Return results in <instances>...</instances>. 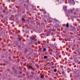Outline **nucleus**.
Masks as SVG:
<instances>
[{
    "mask_svg": "<svg viewBox=\"0 0 80 80\" xmlns=\"http://www.w3.org/2000/svg\"><path fill=\"white\" fill-rule=\"evenodd\" d=\"M73 10H75V8H73V9H70L68 11L66 12V14L67 17H70L72 18L73 17V15L75 13L73 12Z\"/></svg>",
    "mask_w": 80,
    "mask_h": 80,
    "instance_id": "nucleus-1",
    "label": "nucleus"
},
{
    "mask_svg": "<svg viewBox=\"0 0 80 80\" xmlns=\"http://www.w3.org/2000/svg\"><path fill=\"white\" fill-rule=\"evenodd\" d=\"M51 52H53V51L52 50H51Z\"/></svg>",
    "mask_w": 80,
    "mask_h": 80,
    "instance_id": "nucleus-22",
    "label": "nucleus"
},
{
    "mask_svg": "<svg viewBox=\"0 0 80 80\" xmlns=\"http://www.w3.org/2000/svg\"><path fill=\"white\" fill-rule=\"evenodd\" d=\"M24 65L25 66V65H26V64H24Z\"/></svg>",
    "mask_w": 80,
    "mask_h": 80,
    "instance_id": "nucleus-20",
    "label": "nucleus"
},
{
    "mask_svg": "<svg viewBox=\"0 0 80 80\" xmlns=\"http://www.w3.org/2000/svg\"><path fill=\"white\" fill-rule=\"evenodd\" d=\"M47 51V49H46V48H44L43 50V52H46Z\"/></svg>",
    "mask_w": 80,
    "mask_h": 80,
    "instance_id": "nucleus-8",
    "label": "nucleus"
},
{
    "mask_svg": "<svg viewBox=\"0 0 80 80\" xmlns=\"http://www.w3.org/2000/svg\"><path fill=\"white\" fill-rule=\"evenodd\" d=\"M66 27L67 28H68V23H67L66 24Z\"/></svg>",
    "mask_w": 80,
    "mask_h": 80,
    "instance_id": "nucleus-9",
    "label": "nucleus"
},
{
    "mask_svg": "<svg viewBox=\"0 0 80 80\" xmlns=\"http://www.w3.org/2000/svg\"><path fill=\"white\" fill-rule=\"evenodd\" d=\"M29 68H30V69H31L32 70H35V69L34 68H33L32 66H29Z\"/></svg>",
    "mask_w": 80,
    "mask_h": 80,
    "instance_id": "nucleus-4",
    "label": "nucleus"
},
{
    "mask_svg": "<svg viewBox=\"0 0 80 80\" xmlns=\"http://www.w3.org/2000/svg\"><path fill=\"white\" fill-rule=\"evenodd\" d=\"M35 37L32 36L31 38V40H34V39H35Z\"/></svg>",
    "mask_w": 80,
    "mask_h": 80,
    "instance_id": "nucleus-7",
    "label": "nucleus"
},
{
    "mask_svg": "<svg viewBox=\"0 0 80 80\" xmlns=\"http://www.w3.org/2000/svg\"><path fill=\"white\" fill-rule=\"evenodd\" d=\"M3 12H4V13H5V11L3 10Z\"/></svg>",
    "mask_w": 80,
    "mask_h": 80,
    "instance_id": "nucleus-18",
    "label": "nucleus"
},
{
    "mask_svg": "<svg viewBox=\"0 0 80 80\" xmlns=\"http://www.w3.org/2000/svg\"><path fill=\"white\" fill-rule=\"evenodd\" d=\"M57 69H55L54 70V72H57Z\"/></svg>",
    "mask_w": 80,
    "mask_h": 80,
    "instance_id": "nucleus-12",
    "label": "nucleus"
},
{
    "mask_svg": "<svg viewBox=\"0 0 80 80\" xmlns=\"http://www.w3.org/2000/svg\"><path fill=\"white\" fill-rule=\"evenodd\" d=\"M22 21H25V19H24V18H22Z\"/></svg>",
    "mask_w": 80,
    "mask_h": 80,
    "instance_id": "nucleus-15",
    "label": "nucleus"
},
{
    "mask_svg": "<svg viewBox=\"0 0 80 80\" xmlns=\"http://www.w3.org/2000/svg\"><path fill=\"white\" fill-rule=\"evenodd\" d=\"M63 8L65 11V12H67V6H63Z\"/></svg>",
    "mask_w": 80,
    "mask_h": 80,
    "instance_id": "nucleus-3",
    "label": "nucleus"
},
{
    "mask_svg": "<svg viewBox=\"0 0 80 80\" xmlns=\"http://www.w3.org/2000/svg\"><path fill=\"white\" fill-rule=\"evenodd\" d=\"M51 32L50 31L48 32V34H50Z\"/></svg>",
    "mask_w": 80,
    "mask_h": 80,
    "instance_id": "nucleus-13",
    "label": "nucleus"
},
{
    "mask_svg": "<svg viewBox=\"0 0 80 80\" xmlns=\"http://www.w3.org/2000/svg\"><path fill=\"white\" fill-rule=\"evenodd\" d=\"M39 50H42V48H40V49H39Z\"/></svg>",
    "mask_w": 80,
    "mask_h": 80,
    "instance_id": "nucleus-19",
    "label": "nucleus"
},
{
    "mask_svg": "<svg viewBox=\"0 0 80 80\" xmlns=\"http://www.w3.org/2000/svg\"><path fill=\"white\" fill-rule=\"evenodd\" d=\"M48 57H47V56H44V58H45V59H46V58H47Z\"/></svg>",
    "mask_w": 80,
    "mask_h": 80,
    "instance_id": "nucleus-10",
    "label": "nucleus"
},
{
    "mask_svg": "<svg viewBox=\"0 0 80 80\" xmlns=\"http://www.w3.org/2000/svg\"><path fill=\"white\" fill-rule=\"evenodd\" d=\"M31 78H32L33 77V76H31Z\"/></svg>",
    "mask_w": 80,
    "mask_h": 80,
    "instance_id": "nucleus-21",
    "label": "nucleus"
},
{
    "mask_svg": "<svg viewBox=\"0 0 80 80\" xmlns=\"http://www.w3.org/2000/svg\"><path fill=\"white\" fill-rule=\"evenodd\" d=\"M41 78H43V75H41Z\"/></svg>",
    "mask_w": 80,
    "mask_h": 80,
    "instance_id": "nucleus-11",
    "label": "nucleus"
},
{
    "mask_svg": "<svg viewBox=\"0 0 80 80\" xmlns=\"http://www.w3.org/2000/svg\"><path fill=\"white\" fill-rule=\"evenodd\" d=\"M68 3L70 4H72V5H75V2H74V0H69Z\"/></svg>",
    "mask_w": 80,
    "mask_h": 80,
    "instance_id": "nucleus-2",
    "label": "nucleus"
},
{
    "mask_svg": "<svg viewBox=\"0 0 80 80\" xmlns=\"http://www.w3.org/2000/svg\"><path fill=\"white\" fill-rule=\"evenodd\" d=\"M36 23H37H37H38V22H37Z\"/></svg>",
    "mask_w": 80,
    "mask_h": 80,
    "instance_id": "nucleus-24",
    "label": "nucleus"
},
{
    "mask_svg": "<svg viewBox=\"0 0 80 80\" xmlns=\"http://www.w3.org/2000/svg\"><path fill=\"white\" fill-rule=\"evenodd\" d=\"M46 13H47V12H46V11H44V14H46Z\"/></svg>",
    "mask_w": 80,
    "mask_h": 80,
    "instance_id": "nucleus-16",
    "label": "nucleus"
},
{
    "mask_svg": "<svg viewBox=\"0 0 80 80\" xmlns=\"http://www.w3.org/2000/svg\"><path fill=\"white\" fill-rule=\"evenodd\" d=\"M62 75H64V76L66 75L65 72L64 71H62Z\"/></svg>",
    "mask_w": 80,
    "mask_h": 80,
    "instance_id": "nucleus-5",
    "label": "nucleus"
},
{
    "mask_svg": "<svg viewBox=\"0 0 80 80\" xmlns=\"http://www.w3.org/2000/svg\"><path fill=\"white\" fill-rule=\"evenodd\" d=\"M58 52L57 51H56V54H58V53H57Z\"/></svg>",
    "mask_w": 80,
    "mask_h": 80,
    "instance_id": "nucleus-17",
    "label": "nucleus"
},
{
    "mask_svg": "<svg viewBox=\"0 0 80 80\" xmlns=\"http://www.w3.org/2000/svg\"><path fill=\"white\" fill-rule=\"evenodd\" d=\"M25 51H27V49H26V50H25Z\"/></svg>",
    "mask_w": 80,
    "mask_h": 80,
    "instance_id": "nucleus-23",
    "label": "nucleus"
},
{
    "mask_svg": "<svg viewBox=\"0 0 80 80\" xmlns=\"http://www.w3.org/2000/svg\"><path fill=\"white\" fill-rule=\"evenodd\" d=\"M18 40H19V41H20V40H21V38H18Z\"/></svg>",
    "mask_w": 80,
    "mask_h": 80,
    "instance_id": "nucleus-14",
    "label": "nucleus"
},
{
    "mask_svg": "<svg viewBox=\"0 0 80 80\" xmlns=\"http://www.w3.org/2000/svg\"><path fill=\"white\" fill-rule=\"evenodd\" d=\"M52 48L54 49L56 48V46L55 45H54L52 47Z\"/></svg>",
    "mask_w": 80,
    "mask_h": 80,
    "instance_id": "nucleus-6",
    "label": "nucleus"
}]
</instances>
